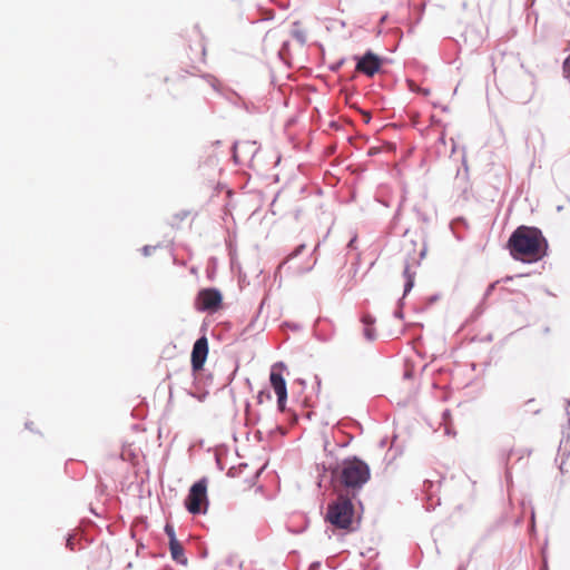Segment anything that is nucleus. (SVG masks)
I'll return each mask as SVG.
<instances>
[{
    "label": "nucleus",
    "instance_id": "1",
    "mask_svg": "<svg viewBox=\"0 0 570 570\" xmlns=\"http://www.w3.org/2000/svg\"><path fill=\"white\" fill-rule=\"evenodd\" d=\"M511 256L523 263H537L547 255L548 242L537 227L519 226L508 240Z\"/></svg>",
    "mask_w": 570,
    "mask_h": 570
},
{
    "label": "nucleus",
    "instance_id": "2",
    "mask_svg": "<svg viewBox=\"0 0 570 570\" xmlns=\"http://www.w3.org/2000/svg\"><path fill=\"white\" fill-rule=\"evenodd\" d=\"M354 505L352 500L344 495H338L337 499L330 503L326 512V520L338 529L354 531L358 521L354 518Z\"/></svg>",
    "mask_w": 570,
    "mask_h": 570
},
{
    "label": "nucleus",
    "instance_id": "3",
    "mask_svg": "<svg viewBox=\"0 0 570 570\" xmlns=\"http://www.w3.org/2000/svg\"><path fill=\"white\" fill-rule=\"evenodd\" d=\"M371 476L370 466L361 459H345L340 469V480L345 488L358 490Z\"/></svg>",
    "mask_w": 570,
    "mask_h": 570
},
{
    "label": "nucleus",
    "instance_id": "4",
    "mask_svg": "<svg viewBox=\"0 0 570 570\" xmlns=\"http://www.w3.org/2000/svg\"><path fill=\"white\" fill-rule=\"evenodd\" d=\"M185 504L186 509L191 514H200L207 511V480L205 478L198 480L191 485Z\"/></svg>",
    "mask_w": 570,
    "mask_h": 570
},
{
    "label": "nucleus",
    "instance_id": "5",
    "mask_svg": "<svg viewBox=\"0 0 570 570\" xmlns=\"http://www.w3.org/2000/svg\"><path fill=\"white\" fill-rule=\"evenodd\" d=\"M283 370H285V365L284 363L279 362L272 366L269 374V382L275 394L277 395V407L281 412L285 410L287 401V387L286 381L282 373Z\"/></svg>",
    "mask_w": 570,
    "mask_h": 570
},
{
    "label": "nucleus",
    "instance_id": "6",
    "mask_svg": "<svg viewBox=\"0 0 570 570\" xmlns=\"http://www.w3.org/2000/svg\"><path fill=\"white\" fill-rule=\"evenodd\" d=\"M222 294L216 288L202 289L196 299L198 311H216L222 304Z\"/></svg>",
    "mask_w": 570,
    "mask_h": 570
},
{
    "label": "nucleus",
    "instance_id": "7",
    "mask_svg": "<svg viewBox=\"0 0 570 570\" xmlns=\"http://www.w3.org/2000/svg\"><path fill=\"white\" fill-rule=\"evenodd\" d=\"M356 60V70L367 77H373L381 68V58L371 50L363 56H354Z\"/></svg>",
    "mask_w": 570,
    "mask_h": 570
},
{
    "label": "nucleus",
    "instance_id": "8",
    "mask_svg": "<svg viewBox=\"0 0 570 570\" xmlns=\"http://www.w3.org/2000/svg\"><path fill=\"white\" fill-rule=\"evenodd\" d=\"M208 355V341L206 336L196 340L191 351V366L194 371L203 368Z\"/></svg>",
    "mask_w": 570,
    "mask_h": 570
},
{
    "label": "nucleus",
    "instance_id": "9",
    "mask_svg": "<svg viewBox=\"0 0 570 570\" xmlns=\"http://www.w3.org/2000/svg\"><path fill=\"white\" fill-rule=\"evenodd\" d=\"M170 554L174 561L179 564L186 566L187 558L185 556V550L179 541L173 542L169 544Z\"/></svg>",
    "mask_w": 570,
    "mask_h": 570
},
{
    "label": "nucleus",
    "instance_id": "10",
    "mask_svg": "<svg viewBox=\"0 0 570 570\" xmlns=\"http://www.w3.org/2000/svg\"><path fill=\"white\" fill-rule=\"evenodd\" d=\"M403 275L405 277V284H404V296L407 295V293L411 292V289L414 286V273L410 272L409 265L405 266Z\"/></svg>",
    "mask_w": 570,
    "mask_h": 570
},
{
    "label": "nucleus",
    "instance_id": "11",
    "mask_svg": "<svg viewBox=\"0 0 570 570\" xmlns=\"http://www.w3.org/2000/svg\"><path fill=\"white\" fill-rule=\"evenodd\" d=\"M165 532H166L167 537L169 538V544L178 541L173 525L167 523L165 525Z\"/></svg>",
    "mask_w": 570,
    "mask_h": 570
},
{
    "label": "nucleus",
    "instance_id": "12",
    "mask_svg": "<svg viewBox=\"0 0 570 570\" xmlns=\"http://www.w3.org/2000/svg\"><path fill=\"white\" fill-rule=\"evenodd\" d=\"M364 336L368 340V341H373L375 338V332L374 330L371 327V326H365L364 328Z\"/></svg>",
    "mask_w": 570,
    "mask_h": 570
},
{
    "label": "nucleus",
    "instance_id": "13",
    "mask_svg": "<svg viewBox=\"0 0 570 570\" xmlns=\"http://www.w3.org/2000/svg\"><path fill=\"white\" fill-rule=\"evenodd\" d=\"M266 400H271L269 391H261L257 395L258 403H263Z\"/></svg>",
    "mask_w": 570,
    "mask_h": 570
},
{
    "label": "nucleus",
    "instance_id": "14",
    "mask_svg": "<svg viewBox=\"0 0 570 570\" xmlns=\"http://www.w3.org/2000/svg\"><path fill=\"white\" fill-rule=\"evenodd\" d=\"M563 72L566 78L570 79V56L563 62Z\"/></svg>",
    "mask_w": 570,
    "mask_h": 570
},
{
    "label": "nucleus",
    "instance_id": "15",
    "mask_svg": "<svg viewBox=\"0 0 570 570\" xmlns=\"http://www.w3.org/2000/svg\"><path fill=\"white\" fill-rule=\"evenodd\" d=\"M497 283H498V282L492 283V284H490V285L488 286V288H487V291H485V293H484V295H483V299H487V298L492 294V292H493V291H494V288H495Z\"/></svg>",
    "mask_w": 570,
    "mask_h": 570
},
{
    "label": "nucleus",
    "instance_id": "16",
    "mask_svg": "<svg viewBox=\"0 0 570 570\" xmlns=\"http://www.w3.org/2000/svg\"><path fill=\"white\" fill-rule=\"evenodd\" d=\"M294 37L303 45L305 43L306 39H305V35L303 31H295L294 32Z\"/></svg>",
    "mask_w": 570,
    "mask_h": 570
},
{
    "label": "nucleus",
    "instance_id": "17",
    "mask_svg": "<svg viewBox=\"0 0 570 570\" xmlns=\"http://www.w3.org/2000/svg\"><path fill=\"white\" fill-rule=\"evenodd\" d=\"M365 326H371L374 323V318L371 315H365L362 318Z\"/></svg>",
    "mask_w": 570,
    "mask_h": 570
},
{
    "label": "nucleus",
    "instance_id": "18",
    "mask_svg": "<svg viewBox=\"0 0 570 570\" xmlns=\"http://www.w3.org/2000/svg\"><path fill=\"white\" fill-rule=\"evenodd\" d=\"M305 249V244H301L299 246L296 247V249L293 252V254L291 255V257H296L298 256L299 254L303 253V250Z\"/></svg>",
    "mask_w": 570,
    "mask_h": 570
},
{
    "label": "nucleus",
    "instance_id": "19",
    "mask_svg": "<svg viewBox=\"0 0 570 570\" xmlns=\"http://www.w3.org/2000/svg\"><path fill=\"white\" fill-rule=\"evenodd\" d=\"M154 249H155V247L149 246V245H146V246H144V247H142V254H144L145 256H148V255H150V254H151V252H153Z\"/></svg>",
    "mask_w": 570,
    "mask_h": 570
},
{
    "label": "nucleus",
    "instance_id": "20",
    "mask_svg": "<svg viewBox=\"0 0 570 570\" xmlns=\"http://www.w3.org/2000/svg\"><path fill=\"white\" fill-rule=\"evenodd\" d=\"M208 81L213 88H216L217 80L214 77L208 76Z\"/></svg>",
    "mask_w": 570,
    "mask_h": 570
},
{
    "label": "nucleus",
    "instance_id": "21",
    "mask_svg": "<svg viewBox=\"0 0 570 570\" xmlns=\"http://www.w3.org/2000/svg\"><path fill=\"white\" fill-rule=\"evenodd\" d=\"M355 242H356V236H354V237L350 240V243L347 244V247H348V248H354Z\"/></svg>",
    "mask_w": 570,
    "mask_h": 570
},
{
    "label": "nucleus",
    "instance_id": "22",
    "mask_svg": "<svg viewBox=\"0 0 570 570\" xmlns=\"http://www.w3.org/2000/svg\"><path fill=\"white\" fill-rule=\"evenodd\" d=\"M394 316L397 317V318H402L403 317V313L401 309H397L394 312Z\"/></svg>",
    "mask_w": 570,
    "mask_h": 570
},
{
    "label": "nucleus",
    "instance_id": "23",
    "mask_svg": "<svg viewBox=\"0 0 570 570\" xmlns=\"http://www.w3.org/2000/svg\"><path fill=\"white\" fill-rule=\"evenodd\" d=\"M67 546L70 548V549H73L72 548V538L69 537L68 540H67Z\"/></svg>",
    "mask_w": 570,
    "mask_h": 570
},
{
    "label": "nucleus",
    "instance_id": "24",
    "mask_svg": "<svg viewBox=\"0 0 570 570\" xmlns=\"http://www.w3.org/2000/svg\"><path fill=\"white\" fill-rule=\"evenodd\" d=\"M425 253H426V249L423 248L421 252H420V258H423L425 256Z\"/></svg>",
    "mask_w": 570,
    "mask_h": 570
},
{
    "label": "nucleus",
    "instance_id": "25",
    "mask_svg": "<svg viewBox=\"0 0 570 570\" xmlns=\"http://www.w3.org/2000/svg\"><path fill=\"white\" fill-rule=\"evenodd\" d=\"M380 446H381V448H385V446H386V440H381V442H380Z\"/></svg>",
    "mask_w": 570,
    "mask_h": 570
},
{
    "label": "nucleus",
    "instance_id": "26",
    "mask_svg": "<svg viewBox=\"0 0 570 570\" xmlns=\"http://www.w3.org/2000/svg\"><path fill=\"white\" fill-rule=\"evenodd\" d=\"M458 570H465V566L464 564L459 566Z\"/></svg>",
    "mask_w": 570,
    "mask_h": 570
},
{
    "label": "nucleus",
    "instance_id": "27",
    "mask_svg": "<svg viewBox=\"0 0 570 570\" xmlns=\"http://www.w3.org/2000/svg\"><path fill=\"white\" fill-rule=\"evenodd\" d=\"M321 243L318 242L314 248V252L317 250V248L320 247Z\"/></svg>",
    "mask_w": 570,
    "mask_h": 570
},
{
    "label": "nucleus",
    "instance_id": "28",
    "mask_svg": "<svg viewBox=\"0 0 570 570\" xmlns=\"http://www.w3.org/2000/svg\"><path fill=\"white\" fill-rule=\"evenodd\" d=\"M342 63H343V61H340V62L337 63V67H336V68L341 67V66H342Z\"/></svg>",
    "mask_w": 570,
    "mask_h": 570
}]
</instances>
